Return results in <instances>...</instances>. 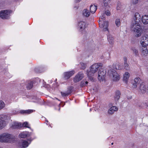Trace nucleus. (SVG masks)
I'll use <instances>...</instances> for the list:
<instances>
[{"label": "nucleus", "mask_w": 148, "mask_h": 148, "mask_svg": "<svg viewBox=\"0 0 148 148\" xmlns=\"http://www.w3.org/2000/svg\"><path fill=\"white\" fill-rule=\"evenodd\" d=\"M101 63H97L92 65L86 71V74L88 78L91 81L93 80L92 76L98 71L100 67L101 66Z\"/></svg>", "instance_id": "f257e3e1"}, {"label": "nucleus", "mask_w": 148, "mask_h": 148, "mask_svg": "<svg viewBox=\"0 0 148 148\" xmlns=\"http://www.w3.org/2000/svg\"><path fill=\"white\" fill-rule=\"evenodd\" d=\"M15 137L10 134L5 133L0 134V142L11 143L14 142Z\"/></svg>", "instance_id": "f03ea898"}, {"label": "nucleus", "mask_w": 148, "mask_h": 148, "mask_svg": "<svg viewBox=\"0 0 148 148\" xmlns=\"http://www.w3.org/2000/svg\"><path fill=\"white\" fill-rule=\"evenodd\" d=\"M131 29L135 37L140 36L143 33V30L140 24H131Z\"/></svg>", "instance_id": "7ed1b4c3"}, {"label": "nucleus", "mask_w": 148, "mask_h": 148, "mask_svg": "<svg viewBox=\"0 0 148 148\" xmlns=\"http://www.w3.org/2000/svg\"><path fill=\"white\" fill-rule=\"evenodd\" d=\"M108 73L111 79L114 81H117L120 79V75L114 70L112 69L108 71Z\"/></svg>", "instance_id": "20e7f679"}, {"label": "nucleus", "mask_w": 148, "mask_h": 148, "mask_svg": "<svg viewBox=\"0 0 148 148\" xmlns=\"http://www.w3.org/2000/svg\"><path fill=\"white\" fill-rule=\"evenodd\" d=\"M9 119V117L6 115H0V130L3 129L5 126V120Z\"/></svg>", "instance_id": "39448f33"}, {"label": "nucleus", "mask_w": 148, "mask_h": 148, "mask_svg": "<svg viewBox=\"0 0 148 148\" xmlns=\"http://www.w3.org/2000/svg\"><path fill=\"white\" fill-rule=\"evenodd\" d=\"M141 46H147L148 45V34H145L141 36L139 41Z\"/></svg>", "instance_id": "423d86ee"}, {"label": "nucleus", "mask_w": 148, "mask_h": 148, "mask_svg": "<svg viewBox=\"0 0 148 148\" xmlns=\"http://www.w3.org/2000/svg\"><path fill=\"white\" fill-rule=\"evenodd\" d=\"M106 71L102 68H100L98 72V78L100 82L104 80Z\"/></svg>", "instance_id": "0eeeda50"}, {"label": "nucleus", "mask_w": 148, "mask_h": 148, "mask_svg": "<svg viewBox=\"0 0 148 148\" xmlns=\"http://www.w3.org/2000/svg\"><path fill=\"white\" fill-rule=\"evenodd\" d=\"M11 11L8 10H3L0 11V17L2 19H7L10 16Z\"/></svg>", "instance_id": "6e6552de"}, {"label": "nucleus", "mask_w": 148, "mask_h": 148, "mask_svg": "<svg viewBox=\"0 0 148 148\" xmlns=\"http://www.w3.org/2000/svg\"><path fill=\"white\" fill-rule=\"evenodd\" d=\"M141 20V17L139 14L138 12L135 13L134 15L133 20L132 24H139Z\"/></svg>", "instance_id": "1a4fd4ad"}, {"label": "nucleus", "mask_w": 148, "mask_h": 148, "mask_svg": "<svg viewBox=\"0 0 148 148\" xmlns=\"http://www.w3.org/2000/svg\"><path fill=\"white\" fill-rule=\"evenodd\" d=\"M100 22L99 23V26L101 28L103 29V30L104 31H108V23L107 21H103L101 20L100 21Z\"/></svg>", "instance_id": "9d476101"}, {"label": "nucleus", "mask_w": 148, "mask_h": 148, "mask_svg": "<svg viewBox=\"0 0 148 148\" xmlns=\"http://www.w3.org/2000/svg\"><path fill=\"white\" fill-rule=\"evenodd\" d=\"M84 75L82 72H79L74 77L73 80L75 82H77L81 80L83 78Z\"/></svg>", "instance_id": "9b49d317"}, {"label": "nucleus", "mask_w": 148, "mask_h": 148, "mask_svg": "<svg viewBox=\"0 0 148 148\" xmlns=\"http://www.w3.org/2000/svg\"><path fill=\"white\" fill-rule=\"evenodd\" d=\"M147 90H148V87H147L144 82L141 83L140 85L139 92H140L144 93L147 92Z\"/></svg>", "instance_id": "f8f14e48"}, {"label": "nucleus", "mask_w": 148, "mask_h": 148, "mask_svg": "<svg viewBox=\"0 0 148 148\" xmlns=\"http://www.w3.org/2000/svg\"><path fill=\"white\" fill-rule=\"evenodd\" d=\"M147 46H141L140 47V51L141 55L143 56H146L148 53V50L147 48Z\"/></svg>", "instance_id": "ddd939ff"}, {"label": "nucleus", "mask_w": 148, "mask_h": 148, "mask_svg": "<svg viewBox=\"0 0 148 148\" xmlns=\"http://www.w3.org/2000/svg\"><path fill=\"white\" fill-rule=\"evenodd\" d=\"M74 73L75 71H74L64 72L63 74V78L65 79H69Z\"/></svg>", "instance_id": "4468645a"}, {"label": "nucleus", "mask_w": 148, "mask_h": 148, "mask_svg": "<svg viewBox=\"0 0 148 148\" xmlns=\"http://www.w3.org/2000/svg\"><path fill=\"white\" fill-rule=\"evenodd\" d=\"M86 27V23L84 21H80L78 24V29L80 31L84 29Z\"/></svg>", "instance_id": "2eb2a0df"}, {"label": "nucleus", "mask_w": 148, "mask_h": 148, "mask_svg": "<svg viewBox=\"0 0 148 148\" xmlns=\"http://www.w3.org/2000/svg\"><path fill=\"white\" fill-rule=\"evenodd\" d=\"M29 143L26 140H22L19 143V146L21 148H25L28 147Z\"/></svg>", "instance_id": "dca6fc26"}, {"label": "nucleus", "mask_w": 148, "mask_h": 148, "mask_svg": "<svg viewBox=\"0 0 148 148\" xmlns=\"http://www.w3.org/2000/svg\"><path fill=\"white\" fill-rule=\"evenodd\" d=\"M22 127V124L21 123L15 122L12 123L11 127L13 129L19 128Z\"/></svg>", "instance_id": "f3484780"}, {"label": "nucleus", "mask_w": 148, "mask_h": 148, "mask_svg": "<svg viewBox=\"0 0 148 148\" xmlns=\"http://www.w3.org/2000/svg\"><path fill=\"white\" fill-rule=\"evenodd\" d=\"M118 110V108L115 106H113L110 108L108 110V113L110 114H113L115 112Z\"/></svg>", "instance_id": "a211bd4d"}, {"label": "nucleus", "mask_w": 148, "mask_h": 148, "mask_svg": "<svg viewBox=\"0 0 148 148\" xmlns=\"http://www.w3.org/2000/svg\"><path fill=\"white\" fill-rule=\"evenodd\" d=\"M130 76V74L127 72H125L123 75V81L126 84L128 82Z\"/></svg>", "instance_id": "6ab92c4d"}, {"label": "nucleus", "mask_w": 148, "mask_h": 148, "mask_svg": "<svg viewBox=\"0 0 148 148\" xmlns=\"http://www.w3.org/2000/svg\"><path fill=\"white\" fill-rule=\"evenodd\" d=\"M141 20L143 23L145 25L148 24V15H143L141 18Z\"/></svg>", "instance_id": "aec40b11"}, {"label": "nucleus", "mask_w": 148, "mask_h": 148, "mask_svg": "<svg viewBox=\"0 0 148 148\" xmlns=\"http://www.w3.org/2000/svg\"><path fill=\"white\" fill-rule=\"evenodd\" d=\"M140 80L139 77H136L134 79V83L133 84V87L134 88H136Z\"/></svg>", "instance_id": "412c9836"}, {"label": "nucleus", "mask_w": 148, "mask_h": 148, "mask_svg": "<svg viewBox=\"0 0 148 148\" xmlns=\"http://www.w3.org/2000/svg\"><path fill=\"white\" fill-rule=\"evenodd\" d=\"M124 62V67L125 69L127 70L130 69V67L129 64L127 62V58L126 57H124L123 58Z\"/></svg>", "instance_id": "4be33fe9"}, {"label": "nucleus", "mask_w": 148, "mask_h": 148, "mask_svg": "<svg viewBox=\"0 0 148 148\" xmlns=\"http://www.w3.org/2000/svg\"><path fill=\"white\" fill-rule=\"evenodd\" d=\"M97 9V6L94 5H92L90 6V11L92 13H95Z\"/></svg>", "instance_id": "5701e85b"}, {"label": "nucleus", "mask_w": 148, "mask_h": 148, "mask_svg": "<svg viewBox=\"0 0 148 148\" xmlns=\"http://www.w3.org/2000/svg\"><path fill=\"white\" fill-rule=\"evenodd\" d=\"M82 14L83 15L86 17H88L90 14V13L89 11L87 9H84L83 10L82 12Z\"/></svg>", "instance_id": "b1692460"}, {"label": "nucleus", "mask_w": 148, "mask_h": 148, "mask_svg": "<svg viewBox=\"0 0 148 148\" xmlns=\"http://www.w3.org/2000/svg\"><path fill=\"white\" fill-rule=\"evenodd\" d=\"M121 95L120 92L117 91L116 92L114 96V99L116 101H118L120 98Z\"/></svg>", "instance_id": "393cba45"}, {"label": "nucleus", "mask_w": 148, "mask_h": 148, "mask_svg": "<svg viewBox=\"0 0 148 148\" xmlns=\"http://www.w3.org/2000/svg\"><path fill=\"white\" fill-rule=\"evenodd\" d=\"M113 66L114 69H116L121 70L122 68V66L119 63L114 64L113 65Z\"/></svg>", "instance_id": "a878e982"}, {"label": "nucleus", "mask_w": 148, "mask_h": 148, "mask_svg": "<svg viewBox=\"0 0 148 148\" xmlns=\"http://www.w3.org/2000/svg\"><path fill=\"white\" fill-rule=\"evenodd\" d=\"M28 136V133L26 132H23L20 133L19 135V137L20 138H25Z\"/></svg>", "instance_id": "bb28decb"}, {"label": "nucleus", "mask_w": 148, "mask_h": 148, "mask_svg": "<svg viewBox=\"0 0 148 148\" xmlns=\"http://www.w3.org/2000/svg\"><path fill=\"white\" fill-rule=\"evenodd\" d=\"M108 42L110 44H112L114 42V38L113 36L111 35H109L108 36Z\"/></svg>", "instance_id": "cd10ccee"}, {"label": "nucleus", "mask_w": 148, "mask_h": 148, "mask_svg": "<svg viewBox=\"0 0 148 148\" xmlns=\"http://www.w3.org/2000/svg\"><path fill=\"white\" fill-rule=\"evenodd\" d=\"M111 0H103V3L104 6L107 7L110 4Z\"/></svg>", "instance_id": "c85d7f7f"}, {"label": "nucleus", "mask_w": 148, "mask_h": 148, "mask_svg": "<svg viewBox=\"0 0 148 148\" xmlns=\"http://www.w3.org/2000/svg\"><path fill=\"white\" fill-rule=\"evenodd\" d=\"M33 112V110H23L21 111V113H25L26 114H29L32 113Z\"/></svg>", "instance_id": "c756f323"}, {"label": "nucleus", "mask_w": 148, "mask_h": 148, "mask_svg": "<svg viewBox=\"0 0 148 148\" xmlns=\"http://www.w3.org/2000/svg\"><path fill=\"white\" fill-rule=\"evenodd\" d=\"M5 106V104L4 102L2 100H0V110L3 109Z\"/></svg>", "instance_id": "7c9ffc66"}, {"label": "nucleus", "mask_w": 148, "mask_h": 148, "mask_svg": "<svg viewBox=\"0 0 148 148\" xmlns=\"http://www.w3.org/2000/svg\"><path fill=\"white\" fill-rule=\"evenodd\" d=\"M33 86V83L32 82H29L27 86V89L29 90L32 88Z\"/></svg>", "instance_id": "2f4dec72"}, {"label": "nucleus", "mask_w": 148, "mask_h": 148, "mask_svg": "<svg viewBox=\"0 0 148 148\" xmlns=\"http://www.w3.org/2000/svg\"><path fill=\"white\" fill-rule=\"evenodd\" d=\"M115 23L116 26L118 27L121 24L120 19L119 18L116 19L115 21Z\"/></svg>", "instance_id": "473e14b6"}, {"label": "nucleus", "mask_w": 148, "mask_h": 148, "mask_svg": "<svg viewBox=\"0 0 148 148\" xmlns=\"http://www.w3.org/2000/svg\"><path fill=\"white\" fill-rule=\"evenodd\" d=\"M22 127H26L30 128L29 125L28 124V123L27 122H24L22 124Z\"/></svg>", "instance_id": "72a5a7b5"}, {"label": "nucleus", "mask_w": 148, "mask_h": 148, "mask_svg": "<svg viewBox=\"0 0 148 148\" xmlns=\"http://www.w3.org/2000/svg\"><path fill=\"white\" fill-rule=\"evenodd\" d=\"M88 83L87 81H83L81 82V85L82 86H86L88 84Z\"/></svg>", "instance_id": "f704fd0d"}, {"label": "nucleus", "mask_w": 148, "mask_h": 148, "mask_svg": "<svg viewBox=\"0 0 148 148\" xmlns=\"http://www.w3.org/2000/svg\"><path fill=\"white\" fill-rule=\"evenodd\" d=\"M133 51L134 53L136 55H138V50L135 48H134L133 49Z\"/></svg>", "instance_id": "c9c22d12"}, {"label": "nucleus", "mask_w": 148, "mask_h": 148, "mask_svg": "<svg viewBox=\"0 0 148 148\" xmlns=\"http://www.w3.org/2000/svg\"><path fill=\"white\" fill-rule=\"evenodd\" d=\"M80 64L81 66V69H85L86 67V64L83 63H81Z\"/></svg>", "instance_id": "e433bc0d"}, {"label": "nucleus", "mask_w": 148, "mask_h": 148, "mask_svg": "<svg viewBox=\"0 0 148 148\" xmlns=\"http://www.w3.org/2000/svg\"><path fill=\"white\" fill-rule=\"evenodd\" d=\"M61 94L63 96H68L69 95V94L66 92H61Z\"/></svg>", "instance_id": "4c0bfd02"}, {"label": "nucleus", "mask_w": 148, "mask_h": 148, "mask_svg": "<svg viewBox=\"0 0 148 148\" xmlns=\"http://www.w3.org/2000/svg\"><path fill=\"white\" fill-rule=\"evenodd\" d=\"M105 13L107 16H110V11L108 10L105 12Z\"/></svg>", "instance_id": "58836bf2"}, {"label": "nucleus", "mask_w": 148, "mask_h": 148, "mask_svg": "<svg viewBox=\"0 0 148 148\" xmlns=\"http://www.w3.org/2000/svg\"><path fill=\"white\" fill-rule=\"evenodd\" d=\"M138 0H132V2L134 4H136L138 2Z\"/></svg>", "instance_id": "ea45409f"}, {"label": "nucleus", "mask_w": 148, "mask_h": 148, "mask_svg": "<svg viewBox=\"0 0 148 148\" xmlns=\"http://www.w3.org/2000/svg\"><path fill=\"white\" fill-rule=\"evenodd\" d=\"M105 15L104 13L102 15V16H101V17H100L102 19H103L105 18Z\"/></svg>", "instance_id": "a19ab883"}, {"label": "nucleus", "mask_w": 148, "mask_h": 148, "mask_svg": "<svg viewBox=\"0 0 148 148\" xmlns=\"http://www.w3.org/2000/svg\"><path fill=\"white\" fill-rule=\"evenodd\" d=\"M120 5L119 3H118L117 5V10H119L120 9Z\"/></svg>", "instance_id": "79ce46f5"}, {"label": "nucleus", "mask_w": 148, "mask_h": 148, "mask_svg": "<svg viewBox=\"0 0 148 148\" xmlns=\"http://www.w3.org/2000/svg\"><path fill=\"white\" fill-rule=\"evenodd\" d=\"M98 90V89L96 88H93V90L94 91H95V92L97 91Z\"/></svg>", "instance_id": "37998d69"}, {"label": "nucleus", "mask_w": 148, "mask_h": 148, "mask_svg": "<svg viewBox=\"0 0 148 148\" xmlns=\"http://www.w3.org/2000/svg\"><path fill=\"white\" fill-rule=\"evenodd\" d=\"M81 0H75V2H78L80 1Z\"/></svg>", "instance_id": "c03bdc74"}, {"label": "nucleus", "mask_w": 148, "mask_h": 148, "mask_svg": "<svg viewBox=\"0 0 148 148\" xmlns=\"http://www.w3.org/2000/svg\"><path fill=\"white\" fill-rule=\"evenodd\" d=\"M111 144L112 145L113 144V143H112Z\"/></svg>", "instance_id": "a18cd8bd"}, {"label": "nucleus", "mask_w": 148, "mask_h": 148, "mask_svg": "<svg viewBox=\"0 0 148 148\" xmlns=\"http://www.w3.org/2000/svg\"><path fill=\"white\" fill-rule=\"evenodd\" d=\"M0 148H3L1 147H0Z\"/></svg>", "instance_id": "49530a36"}, {"label": "nucleus", "mask_w": 148, "mask_h": 148, "mask_svg": "<svg viewBox=\"0 0 148 148\" xmlns=\"http://www.w3.org/2000/svg\"><path fill=\"white\" fill-rule=\"evenodd\" d=\"M147 10L148 11V8H147Z\"/></svg>", "instance_id": "de8ad7c7"}]
</instances>
